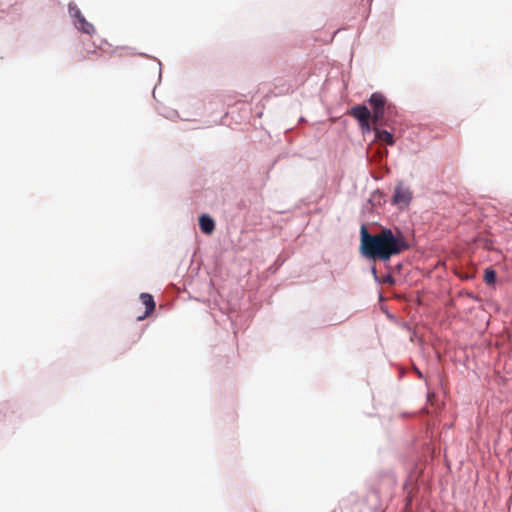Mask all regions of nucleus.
<instances>
[{"instance_id": "obj_8", "label": "nucleus", "mask_w": 512, "mask_h": 512, "mask_svg": "<svg viewBox=\"0 0 512 512\" xmlns=\"http://www.w3.org/2000/svg\"><path fill=\"white\" fill-rule=\"evenodd\" d=\"M199 226L203 233L211 234L215 229V223L208 215H202L199 218Z\"/></svg>"}, {"instance_id": "obj_4", "label": "nucleus", "mask_w": 512, "mask_h": 512, "mask_svg": "<svg viewBox=\"0 0 512 512\" xmlns=\"http://www.w3.org/2000/svg\"><path fill=\"white\" fill-rule=\"evenodd\" d=\"M350 115L353 116L358 122L366 121L370 119L371 112L365 105H357L350 110Z\"/></svg>"}, {"instance_id": "obj_7", "label": "nucleus", "mask_w": 512, "mask_h": 512, "mask_svg": "<svg viewBox=\"0 0 512 512\" xmlns=\"http://www.w3.org/2000/svg\"><path fill=\"white\" fill-rule=\"evenodd\" d=\"M74 16L77 19L76 25L81 31H83L86 34H92L95 31L94 26L86 21V19L82 16L80 11H77L74 14Z\"/></svg>"}, {"instance_id": "obj_5", "label": "nucleus", "mask_w": 512, "mask_h": 512, "mask_svg": "<svg viewBox=\"0 0 512 512\" xmlns=\"http://www.w3.org/2000/svg\"><path fill=\"white\" fill-rule=\"evenodd\" d=\"M140 300H141L142 304L146 308L144 316L138 317L139 320H142V319H144L145 317H147L148 315H150L154 311V309H155V302H154L153 296L151 294H148V293H142L140 295Z\"/></svg>"}, {"instance_id": "obj_11", "label": "nucleus", "mask_w": 512, "mask_h": 512, "mask_svg": "<svg viewBox=\"0 0 512 512\" xmlns=\"http://www.w3.org/2000/svg\"><path fill=\"white\" fill-rule=\"evenodd\" d=\"M484 281L488 285H493L496 282V272L491 268H487L484 272Z\"/></svg>"}, {"instance_id": "obj_10", "label": "nucleus", "mask_w": 512, "mask_h": 512, "mask_svg": "<svg viewBox=\"0 0 512 512\" xmlns=\"http://www.w3.org/2000/svg\"><path fill=\"white\" fill-rule=\"evenodd\" d=\"M384 110L385 109H381V110H373V112L371 113V121L372 123L375 125V127H378L379 125H381V122L384 118Z\"/></svg>"}, {"instance_id": "obj_1", "label": "nucleus", "mask_w": 512, "mask_h": 512, "mask_svg": "<svg viewBox=\"0 0 512 512\" xmlns=\"http://www.w3.org/2000/svg\"><path fill=\"white\" fill-rule=\"evenodd\" d=\"M360 235L362 254L370 259L387 261L409 248L400 231L393 232L391 229L383 228L377 234H370L366 227L362 226Z\"/></svg>"}, {"instance_id": "obj_6", "label": "nucleus", "mask_w": 512, "mask_h": 512, "mask_svg": "<svg viewBox=\"0 0 512 512\" xmlns=\"http://www.w3.org/2000/svg\"><path fill=\"white\" fill-rule=\"evenodd\" d=\"M372 110L385 109L386 98L381 93H373L368 100Z\"/></svg>"}, {"instance_id": "obj_9", "label": "nucleus", "mask_w": 512, "mask_h": 512, "mask_svg": "<svg viewBox=\"0 0 512 512\" xmlns=\"http://www.w3.org/2000/svg\"><path fill=\"white\" fill-rule=\"evenodd\" d=\"M373 130L375 132L376 140L383 142L387 145L394 144V137L390 132H388L386 130H381V129H379V127H374Z\"/></svg>"}, {"instance_id": "obj_12", "label": "nucleus", "mask_w": 512, "mask_h": 512, "mask_svg": "<svg viewBox=\"0 0 512 512\" xmlns=\"http://www.w3.org/2000/svg\"><path fill=\"white\" fill-rule=\"evenodd\" d=\"M371 119H367L366 121H362L359 123L363 132H369L371 130Z\"/></svg>"}, {"instance_id": "obj_3", "label": "nucleus", "mask_w": 512, "mask_h": 512, "mask_svg": "<svg viewBox=\"0 0 512 512\" xmlns=\"http://www.w3.org/2000/svg\"><path fill=\"white\" fill-rule=\"evenodd\" d=\"M412 198L411 191L404 187L403 185H397L394 191L393 195V203L400 205V206H406L409 204Z\"/></svg>"}, {"instance_id": "obj_2", "label": "nucleus", "mask_w": 512, "mask_h": 512, "mask_svg": "<svg viewBox=\"0 0 512 512\" xmlns=\"http://www.w3.org/2000/svg\"><path fill=\"white\" fill-rule=\"evenodd\" d=\"M395 487V480L391 477H379L375 479L372 486V492L377 496H390Z\"/></svg>"}]
</instances>
